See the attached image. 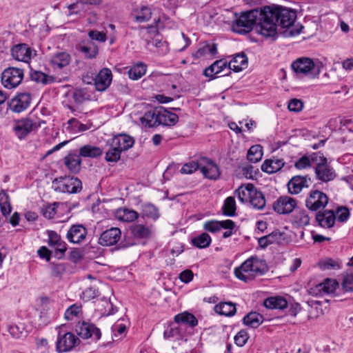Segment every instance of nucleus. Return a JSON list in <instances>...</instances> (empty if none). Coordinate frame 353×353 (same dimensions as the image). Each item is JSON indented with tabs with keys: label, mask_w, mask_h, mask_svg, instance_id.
Segmentation results:
<instances>
[{
	"label": "nucleus",
	"mask_w": 353,
	"mask_h": 353,
	"mask_svg": "<svg viewBox=\"0 0 353 353\" xmlns=\"http://www.w3.org/2000/svg\"><path fill=\"white\" fill-rule=\"evenodd\" d=\"M40 126L39 122L33 121L30 118H23L14 121L13 131L19 139H23Z\"/></svg>",
	"instance_id": "1a4fd4ad"
},
{
	"label": "nucleus",
	"mask_w": 353,
	"mask_h": 353,
	"mask_svg": "<svg viewBox=\"0 0 353 353\" xmlns=\"http://www.w3.org/2000/svg\"><path fill=\"white\" fill-rule=\"evenodd\" d=\"M98 295V290L94 287H88L82 292L81 298L88 301Z\"/></svg>",
	"instance_id": "680f3d73"
},
{
	"label": "nucleus",
	"mask_w": 353,
	"mask_h": 353,
	"mask_svg": "<svg viewBox=\"0 0 353 353\" xmlns=\"http://www.w3.org/2000/svg\"><path fill=\"white\" fill-rule=\"evenodd\" d=\"M267 270L265 261L257 256H251L234 269V274L239 280L247 283L256 276L263 275Z\"/></svg>",
	"instance_id": "7ed1b4c3"
},
{
	"label": "nucleus",
	"mask_w": 353,
	"mask_h": 353,
	"mask_svg": "<svg viewBox=\"0 0 353 353\" xmlns=\"http://www.w3.org/2000/svg\"><path fill=\"white\" fill-rule=\"evenodd\" d=\"M322 288H323L324 294H334L336 292L337 287L339 286L338 283L335 280L327 279L324 282L321 283Z\"/></svg>",
	"instance_id": "5fc2aeb1"
},
{
	"label": "nucleus",
	"mask_w": 353,
	"mask_h": 353,
	"mask_svg": "<svg viewBox=\"0 0 353 353\" xmlns=\"http://www.w3.org/2000/svg\"><path fill=\"white\" fill-rule=\"evenodd\" d=\"M112 74L109 68H104L94 76V85L97 90L105 91L111 84Z\"/></svg>",
	"instance_id": "f3484780"
},
{
	"label": "nucleus",
	"mask_w": 353,
	"mask_h": 353,
	"mask_svg": "<svg viewBox=\"0 0 353 353\" xmlns=\"http://www.w3.org/2000/svg\"><path fill=\"white\" fill-rule=\"evenodd\" d=\"M228 65L230 70L240 72L247 68L248 58L244 53L237 54L229 63L228 62Z\"/></svg>",
	"instance_id": "393cba45"
},
{
	"label": "nucleus",
	"mask_w": 353,
	"mask_h": 353,
	"mask_svg": "<svg viewBox=\"0 0 353 353\" xmlns=\"http://www.w3.org/2000/svg\"><path fill=\"white\" fill-rule=\"evenodd\" d=\"M87 230L82 225H73L67 232L68 240L73 243H80L86 237Z\"/></svg>",
	"instance_id": "412c9836"
},
{
	"label": "nucleus",
	"mask_w": 353,
	"mask_h": 353,
	"mask_svg": "<svg viewBox=\"0 0 353 353\" xmlns=\"http://www.w3.org/2000/svg\"><path fill=\"white\" fill-rule=\"evenodd\" d=\"M200 170V159L196 161H192L183 165L181 169L182 174H192L197 170Z\"/></svg>",
	"instance_id": "bf43d9fd"
},
{
	"label": "nucleus",
	"mask_w": 353,
	"mask_h": 353,
	"mask_svg": "<svg viewBox=\"0 0 353 353\" xmlns=\"http://www.w3.org/2000/svg\"><path fill=\"white\" fill-rule=\"evenodd\" d=\"M263 20L261 26L262 36L275 41L278 37V27L285 28L284 37H294L300 34L302 26L295 25L296 14L291 9L277 6H263Z\"/></svg>",
	"instance_id": "f257e3e1"
},
{
	"label": "nucleus",
	"mask_w": 353,
	"mask_h": 353,
	"mask_svg": "<svg viewBox=\"0 0 353 353\" xmlns=\"http://www.w3.org/2000/svg\"><path fill=\"white\" fill-rule=\"evenodd\" d=\"M68 8L69 10L68 16L81 14L84 11V5L81 0H79L76 3L70 4Z\"/></svg>",
	"instance_id": "052dcab7"
},
{
	"label": "nucleus",
	"mask_w": 353,
	"mask_h": 353,
	"mask_svg": "<svg viewBox=\"0 0 353 353\" xmlns=\"http://www.w3.org/2000/svg\"><path fill=\"white\" fill-rule=\"evenodd\" d=\"M263 305L268 309L283 310L288 306V301L282 296H271L265 299Z\"/></svg>",
	"instance_id": "7c9ffc66"
},
{
	"label": "nucleus",
	"mask_w": 353,
	"mask_h": 353,
	"mask_svg": "<svg viewBox=\"0 0 353 353\" xmlns=\"http://www.w3.org/2000/svg\"><path fill=\"white\" fill-rule=\"evenodd\" d=\"M214 311L220 315L232 316L236 312V305L232 302H221L214 306Z\"/></svg>",
	"instance_id": "2f4dec72"
},
{
	"label": "nucleus",
	"mask_w": 353,
	"mask_h": 353,
	"mask_svg": "<svg viewBox=\"0 0 353 353\" xmlns=\"http://www.w3.org/2000/svg\"><path fill=\"white\" fill-rule=\"evenodd\" d=\"M116 218L123 222H132L135 221L139 214L133 210L126 208H119L115 212Z\"/></svg>",
	"instance_id": "c756f323"
},
{
	"label": "nucleus",
	"mask_w": 353,
	"mask_h": 353,
	"mask_svg": "<svg viewBox=\"0 0 353 353\" xmlns=\"http://www.w3.org/2000/svg\"><path fill=\"white\" fill-rule=\"evenodd\" d=\"M0 209L1 214L5 216L9 215L12 211L10 198L4 190L0 191Z\"/></svg>",
	"instance_id": "58836bf2"
},
{
	"label": "nucleus",
	"mask_w": 353,
	"mask_h": 353,
	"mask_svg": "<svg viewBox=\"0 0 353 353\" xmlns=\"http://www.w3.org/2000/svg\"><path fill=\"white\" fill-rule=\"evenodd\" d=\"M121 152L116 148V147H112V144L110 145V148L105 153V160L108 162H117L120 159Z\"/></svg>",
	"instance_id": "6e6d98bb"
},
{
	"label": "nucleus",
	"mask_w": 353,
	"mask_h": 353,
	"mask_svg": "<svg viewBox=\"0 0 353 353\" xmlns=\"http://www.w3.org/2000/svg\"><path fill=\"white\" fill-rule=\"evenodd\" d=\"M70 56L67 52H58L53 55L50 63L54 69H61L70 63Z\"/></svg>",
	"instance_id": "c85d7f7f"
},
{
	"label": "nucleus",
	"mask_w": 353,
	"mask_h": 353,
	"mask_svg": "<svg viewBox=\"0 0 353 353\" xmlns=\"http://www.w3.org/2000/svg\"><path fill=\"white\" fill-rule=\"evenodd\" d=\"M52 187L57 192L77 194L82 190V182L77 177H59L52 181Z\"/></svg>",
	"instance_id": "39448f33"
},
{
	"label": "nucleus",
	"mask_w": 353,
	"mask_h": 353,
	"mask_svg": "<svg viewBox=\"0 0 353 353\" xmlns=\"http://www.w3.org/2000/svg\"><path fill=\"white\" fill-rule=\"evenodd\" d=\"M11 54L14 59L28 63L36 54V52L27 44L20 43L11 49Z\"/></svg>",
	"instance_id": "4468645a"
},
{
	"label": "nucleus",
	"mask_w": 353,
	"mask_h": 353,
	"mask_svg": "<svg viewBox=\"0 0 353 353\" xmlns=\"http://www.w3.org/2000/svg\"><path fill=\"white\" fill-rule=\"evenodd\" d=\"M233 225V221L227 219L224 221L211 220L204 223L203 229L212 234L217 233L223 227H230Z\"/></svg>",
	"instance_id": "b1692460"
},
{
	"label": "nucleus",
	"mask_w": 353,
	"mask_h": 353,
	"mask_svg": "<svg viewBox=\"0 0 353 353\" xmlns=\"http://www.w3.org/2000/svg\"><path fill=\"white\" fill-rule=\"evenodd\" d=\"M31 79L37 83H41L43 85L52 83L54 82V78L48 76L40 71H34L30 74Z\"/></svg>",
	"instance_id": "09e8293b"
},
{
	"label": "nucleus",
	"mask_w": 353,
	"mask_h": 353,
	"mask_svg": "<svg viewBox=\"0 0 353 353\" xmlns=\"http://www.w3.org/2000/svg\"><path fill=\"white\" fill-rule=\"evenodd\" d=\"M80 341L73 333L68 332L62 333L59 332L56 341V351L63 353L71 351L76 347Z\"/></svg>",
	"instance_id": "6e6552de"
},
{
	"label": "nucleus",
	"mask_w": 353,
	"mask_h": 353,
	"mask_svg": "<svg viewBox=\"0 0 353 353\" xmlns=\"http://www.w3.org/2000/svg\"><path fill=\"white\" fill-rule=\"evenodd\" d=\"M291 67L299 77L315 78L321 72L320 62H314L312 59L301 57L294 61Z\"/></svg>",
	"instance_id": "20e7f679"
},
{
	"label": "nucleus",
	"mask_w": 353,
	"mask_h": 353,
	"mask_svg": "<svg viewBox=\"0 0 353 353\" xmlns=\"http://www.w3.org/2000/svg\"><path fill=\"white\" fill-rule=\"evenodd\" d=\"M141 214L143 217L154 221L158 219L160 216L158 208L151 203L143 205Z\"/></svg>",
	"instance_id": "79ce46f5"
},
{
	"label": "nucleus",
	"mask_w": 353,
	"mask_h": 353,
	"mask_svg": "<svg viewBox=\"0 0 353 353\" xmlns=\"http://www.w3.org/2000/svg\"><path fill=\"white\" fill-rule=\"evenodd\" d=\"M296 205L294 199L290 196H281L273 204V208L279 214H288L292 212Z\"/></svg>",
	"instance_id": "a211bd4d"
},
{
	"label": "nucleus",
	"mask_w": 353,
	"mask_h": 353,
	"mask_svg": "<svg viewBox=\"0 0 353 353\" xmlns=\"http://www.w3.org/2000/svg\"><path fill=\"white\" fill-rule=\"evenodd\" d=\"M254 186L251 183L241 185L235 191V194L241 203L248 202L252 195V190H254Z\"/></svg>",
	"instance_id": "c9c22d12"
},
{
	"label": "nucleus",
	"mask_w": 353,
	"mask_h": 353,
	"mask_svg": "<svg viewBox=\"0 0 353 353\" xmlns=\"http://www.w3.org/2000/svg\"><path fill=\"white\" fill-rule=\"evenodd\" d=\"M112 147H116L121 152L132 148L134 143V139L127 134H119L112 138L110 143Z\"/></svg>",
	"instance_id": "4be33fe9"
},
{
	"label": "nucleus",
	"mask_w": 353,
	"mask_h": 353,
	"mask_svg": "<svg viewBox=\"0 0 353 353\" xmlns=\"http://www.w3.org/2000/svg\"><path fill=\"white\" fill-rule=\"evenodd\" d=\"M146 72V65L142 63H137L128 71V77L132 80H138L141 78Z\"/></svg>",
	"instance_id": "c03bdc74"
},
{
	"label": "nucleus",
	"mask_w": 353,
	"mask_h": 353,
	"mask_svg": "<svg viewBox=\"0 0 353 353\" xmlns=\"http://www.w3.org/2000/svg\"><path fill=\"white\" fill-rule=\"evenodd\" d=\"M211 241L210 236L203 232L192 239V242L194 246L199 248H205L210 245Z\"/></svg>",
	"instance_id": "de8ad7c7"
},
{
	"label": "nucleus",
	"mask_w": 353,
	"mask_h": 353,
	"mask_svg": "<svg viewBox=\"0 0 353 353\" xmlns=\"http://www.w3.org/2000/svg\"><path fill=\"white\" fill-rule=\"evenodd\" d=\"M69 127L74 132H84L88 130V127L83 123H79L75 119H71L68 122Z\"/></svg>",
	"instance_id": "0e129e2a"
},
{
	"label": "nucleus",
	"mask_w": 353,
	"mask_h": 353,
	"mask_svg": "<svg viewBox=\"0 0 353 353\" xmlns=\"http://www.w3.org/2000/svg\"><path fill=\"white\" fill-rule=\"evenodd\" d=\"M276 240V235L270 234L259 239L258 243L260 247L266 248L270 244L274 243Z\"/></svg>",
	"instance_id": "e2e57ef3"
},
{
	"label": "nucleus",
	"mask_w": 353,
	"mask_h": 353,
	"mask_svg": "<svg viewBox=\"0 0 353 353\" xmlns=\"http://www.w3.org/2000/svg\"><path fill=\"white\" fill-rule=\"evenodd\" d=\"M159 125H174L179 120V117L164 108H159Z\"/></svg>",
	"instance_id": "a878e982"
},
{
	"label": "nucleus",
	"mask_w": 353,
	"mask_h": 353,
	"mask_svg": "<svg viewBox=\"0 0 353 353\" xmlns=\"http://www.w3.org/2000/svg\"><path fill=\"white\" fill-rule=\"evenodd\" d=\"M310 217L304 210H296L292 217V221L299 227H303L310 223Z\"/></svg>",
	"instance_id": "e433bc0d"
},
{
	"label": "nucleus",
	"mask_w": 353,
	"mask_h": 353,
	"mask_svg": "<svg viewBox=\"0 0 353 353\" xmlns=\"http://www.w3.org/2000/svg\"><path fill=\"white\" fill-rule=\"evenodd\" d=\"M223 212L225 215L228 216H232L235 214L236 203L233 197L229 196L225 200Z\"/></svg>",
	"instance_id": "8fccbe9b"
},
{
	"label": "nucleus",
	"mask_w": 353,
	"mask_h": 353,
	"mask_svg": "<svg viewBox=\"0 0 353 353\" xmlns=\"http://www.w3.org/2000/svg\"><path fill=\"white\" fill-rule=\"evenodd\" d=\"M168 19H169L165 14H163L158 19V20H155L154 26H148L145 28L141 27V32L143 39L145 40V38L152 39L157 36L159 34V30L163 29L165 27L163 24L164 22Z\"/></svg>",
	"instance_id": "aec40b11"
},
{
	"label": "nucleus",
	"mask_w": 353,
	"mask_h": 353,
	"mask_svg": "<svg viewBox=\"0 0 353 353\" xmlns=\"http://www.w3.org/2000/svg\"><path fill=\"white\" fill-rule=\"evenodd\" d=\"M82 312L81 305L74 304L70 306L65 312L64 316L68 321H72Z\"/></svg>",
	"instance_id": "864d4df0"
},
{
	"label": "nucleus",
	"mask_w": 353,
	"mask_h": 353,
	"mask_svg": "<svg viewBox=\"0 0 353 353\" xmlns=\"http://www.w3.org/2000/svg\"><path fill=\"white\" fill-rule=\"evenodd\" d=\"M316 220L321 227L330 228L334 224L336 216L332 210H325L316 214Z\"/></svg>",
	"instance_id": "5701e85b"
},
{
	"label": "nucleus",
	"mask_w": 353,
	"mask_h": 353,
	"mask_svg": "<svg viewBox=\"0 0 353 353\" xmlns=\"http://www.w3.org/2000/svg\"><path fill=\"white\" fill-rule=\"evenodd\" d=\"M75 332L83 339H91L97 341L101 339V332L94 323L88 321H79L75 325Z\"/></svg>",
	"instance_id": "0eeeda50"
},
{
	"label": "nucleus",
	"mask_w": 353,
	"mask_h": 353,
	"mask_svg": "<svg viewBox=\"0 0 353 353\" xmlns=\"http://www.w3.org/2000/svg\"><path fill=\"white\" fill-rule=\"evenodd\" d=\"M8 330L10 335L15 339L24 338L28 335L26 325L23 323L10 324L8 327Z\"/></svg>",
	"instance_id": "f704fd0d"
},
{
	"label": "nucleus",
	"mask_w": 353,
	"mask_h": 353,
	"mask_svg": "<svg viewBox=\"0 0 353 353\" xmlns=\"http://www.w3.org/2000/svg\"><path fill=\"white\" fill-rule=\"evenodd\" d=\"M80 157L76 154H70L65 157V165L70 172L77 173L80 170L81 163Z\"/></svg>",
	"instance_id": "72a5a7b5"
},
{
	"label": "nucleus",
	"mask_w": 353,
	"mask_h": 353,
	"mask_svg": "<svg viewBox=\"0 0 353 353\" xmlns=\"http://www.w3.org/2000/svg\"><path fill=\"white\" fill-rule=\"evenodd\" d=\"M262 157V147L260 145H252L248 152V159L252 163H256L259 161Z\"/></svg>",
	"instance_id": "49530a36"
},
{
	"label": "nucleus",
	"mask_w": 353,
	"mask_h": 353,
	"mask_svg": "<svg viewBox=\"0 0 353 353\" xmlns=\"http://www.w3.org/2000/svg\"><path fill=\"white\" fill-rule=\"evenodd\" d=\"M328 197L324 192L318 190L310 191L305 199V206L311 211H317L325 208L328 203Z\"/></svg>",
	"instance_id": "9d476101"
},
{
	"label": "nucleus",
	"mask_w": 353,
	"mask_h": 353,
	"mask_svg": "<svg viewBox=\"0 0 353 353\" xmlns=\"http://www.w3.org/2000/svg\"><path fill=\"white\" fill-rule=\"evenodd\" d=\"M30 102L31 96L29 93H20L11 99L9 107L12 111L20 113L29 107Z\"/></svg>",
	"instance_id": "2eb2a0df"
},
{
	"label": "nucleus",
	"mask_w": 353,
	"mask_h": 353,
	"mask_svg": "<svg viewBox=\"0 0 353 353\" xmlns=\"http://www.w3.org/2000/svg\"><path fill=\"white\" fill-rule=\"evenodd\" d=\"M121 232L118 228H111L104 231L99 239V243L103 246L116 244L121 239Z\"/></svg>",
	"instance_id": "6ab92c4d"
},
{
	"label": "nucleus",
	"mask_w": 353,
	"mask_h": 353,
	"mask_svg": "<svg viewBox=\"0 0 353 353\" xmlns=\"http://www.w3.org/2000/svg\"><path fill=\"white\" fill-rule=\"evenodd\" d=\"M248 339V335L247 332L245 330L239 331L234 336V342L239 347L243 346L246 343Z\"/></svg>",
	"instance_id": "774afa93"
},
{
	"label": "nucleus",
	"mask_w": 353,
	"mask_h": 353,
	"mask_svg": "<svg viewBox=\"0 0 353 353\" xmlns=\"http://www.w3.org/2000/svg\"><path fill=\"white\" fill-rule=\"evenodd\" d=\"M263 321V316L257 312H250L243 319V322L245 325L252 328L258 327Z\"/></svg>",
	"instance_id": "ea45409f"
},
{
	"label": "nucleus",
	"mask_w": 353,
	"mask_h": 353,
	"mask_svg": "<svg viewBox=\"0 0 353 353\" xmlns=\"http://www.w3.org/2000/svg\"><path fill=\"white\" fill-rule=\"evenodd\" d=\"M336 219L340 222H345L349 216L350 212L346 207H340L337 209Z\"/></svg>",
	"instance_id": "338daca9"
},
{
	"label": "nucleus",
	"mask_w": 353,
	"mask_h": 353,
	"mask_svg": "<svg viewBox=\"0 0 353 353\" xmlns=\"http://www.w3.org/2000/svg\"><path fill=\"white\" fill-rule=\"evenodd\" d=\"M135 20L137 22L143 23L148 21L152 17V11L148 6H141L135 10Z\"/></svg>",
	"instance_id": "a18cd8bd"
},
{
	"label": "nucleus",
	"mask_w": 353,
	"mask_h": 353,
	"mask_svg": "<svg viewBox=\"0 0 353 353\" xmlns=\"http://www.w3.org/2000/svg\"><path fill=\"white\" fill-rule=\"evenodd\" d=\"M310 183H311V178L308 176H294L288 183V191L291 194H297L304 188H308Z\"/></svg>",
	"instance_id": "dca6fc26"
},
{
	"label": "nucleus",
	"mask_w": 353,
	"mask_h": 353,
	"mask_svg": "<svg viewBox=\"0 0 353 353\" xmlns=\"http://www.w3.org/2000/svg\"><path fill=\"white\" fill-rule=\"evenodd\" d=\"M284 161L282 159H270L265 160L262 165L261 170L268 174H272L279 171L284 166Z\"/></svg>",
	"instance_id": "bb28decb"
},
{
	"label": "nucleus",
	"mask_w": 353,
	"mask_h": 353,
	"mask_svg": "<svg viewBox=\"0 0 353 353\" xmlns=\"http://www.w3.org/2000/svg\"><path fill=\"white\" fill-rule=\"evenodd\" d=\"M102 150L97 146L85 145L79 149V156L83 157L95 158L101 156Z\"/></svg>",
	"instance_id": "4c0bfd02"
},
{
	"label": "nucleus",
	"mask_w": 353,
	"mask_h": 353,
	"mask_svg": "<svg viewBox=\"0 0 353 353\" xmlns=\"http://www.w3.org/2000/svg\"><path fill=\"white\" fill-rule=\"evenodd\" d=\"M314 174L316 180L323 183L333 181L336 177L334 169L327 162L315 165Z\"/></svg>",
	"instance_id": "f8f14e48"
},
{
	"label": "nucleus",
	"mask_w": 353,
	"mask_h": 353,
	"mask_svg": "<svg viewBox=\"0 0 353 353\" xmlns=\"http://www.w3.org/2000/svg\"><path fill=\"white\" fill-rule=\"evenodd\" d=\"M230 70L228 61L219 59L206 68L203 71V74L207 77L214 78L216 74H220L221 77L228 75Z\"/></svg>",
	"instance_id": "ddd939ff"
},
{
	"label": "nucleus",
	"mask_w": 353,
	"mask_h": 353,
	"mask_svg": "<svg viewBox=\"0 0 353 353\" xmlns=\"http://www.w3.org/2000/svg\"><path fill=\"white\" fill-rule=\"evenodd\" d=\"M200 170L203 176L209 179L216 180L221 174L218 165L206 157L200 159Z\"/></svg>",
	"instance_id": "9b49d317"
},
{
	"label": "nucleus",
	"mask_w": 353,
	"mask_h": 353,
	"mask_svg": "<svg viewBox=\"0 0 353 353\" xmlns=\"http://www.w3.org/2000/svg\"><path fill=\"white\" fill-rule=\"evenodd\" d=\"M57 203H48L44 204L41 208V212L42 215L48 219H51L54 218L55 214H56V208L57 206Z\"/></svg>",
	"instance_id": "603ef678"
},
{
	"label": "nucleus",
	"mask_w": 353,
	"mask_h": 353,
	"mask_svg": "<svg viewBox=\"0 0 353 353\" xmlns=\"http://www.w3.org/2000/svg\"><path fill=\"white\" fill-rule=\"evenodd\" d=\"M163 337L165 339L179 340L182 338L181 328L179 326L168 327L163 332Z\"/></svg>",
	"instance_id": "3c124183"
},
{
	"label": "nucleus",
	"mask_w": 353,
	"mask_h": 353,
	"mask_svg": "<svg viewBox=\"0 0 353 353\" xmlns=\"http://www.w3.org/2000/svg\"><path fill=\"white\" fill-rule=\"evenodd\" d=\"M217 54V45L216 43H206L199 48L196 52L195 57L201 58L207 55L215 56Z\"/></svg>",
	"instance_id": "a19ab883"
},
{
	"label": "nucleus",
	"mask_w": 353,
	"mask_h": 353,
	"mask_svg": "<svg viewBox=\"0 0 353 353\" xmlns=\"http://www.w3.org/2000/svg\"><path fill=\"white\" fill-rule=\"evenodd\" d=\"M310 159V163H314L316 165H318L319 163V164H321V163H326L327 162V159L326 157H325L323 156V154L321 153V152H314V153H312L310 157H309Z\"/></svg>",
	"instance_id": "69168bd1"
},
{
	"label": "nucleus",
	"mask_w": 353,
	"mask_h": 353,
	"mask_svg": "<svg viewBox=\"0 0 353 353\" xmlns=\"http://www.w3.org/2000/svg\"><path fill=\"white\" fill-rule=\"evenodd\" d=\"M80 50L82 53L84 54L86 58L89 59L95 57L98 53V48L93 43L81 46Z\"/></svg>",
	"instance_id": "13d9d810"
},
{
	"label": "nucleus",
	"mask_w": 353,
	"mask_h": 353,
	"mask_svg": "<svg viewBox=\"0 0 353 353\" xmlns=\"http://www.w3.org/2000/svg\"><path fill=\"white\" fill-rule=\"evenodd\" d=\"M174 321L178 323H185L191 327H194L198 324L196 318L193 314L188 312H182L174 316Z\"/></svg>",
	"instance_id": "37998d69"
},
{
	"label": "nucleus",
	"mask_w": 353,
	"mask_h": 353,
	"mask_svg": "<svg viewBox=\"0 0 353 353\" xmlns=\"http://www.w3.org/2000/svg\"><path fill=\"white\" fill-rule=\"evenodd\" d=\"M132 232L134 236L138 238H146L150 234V229L141 224L134 225L132 229Z\"/></svg>",
	"instance_id": "4d7b16f0"
},
{
	"label": "nucleus",
	"mask_w": 353,
	"mask_h": 353,
	"mask_svg": "<svg viewBox=\"0 0 353 353\" xmlns=\"http://www.w3.org/2000/svg\"><path fill=\"white\" fill-rule=\"evenodd\" d=\"M23 78V70L10 67L5 69L1 74L2 85L8 89H12L17 87Z\"/></svg>",
	"instance_id": "423d86ee"
},
{
	"label": "nucleus",
	"mask_w": 353,
	"mask_h": 353,
	"mask_svg": "<svg viewBox=\"0 0 353 353\" xmlns=\"http://www.w3.org/2000/svg\"><path fill=\"white\" fill-rule=\"evenodd\" d=\"M263 6L248 11L235 13L232 24V30L238 34H245L250 32L255 26L258 34L262 36L261 26L263 20Z\"/></svg>",
	"instance_id": "f03ea898"
},
{
	"label": "nucleus",
	"mask_w": 353,
	"mask_h": 353,
	"mask_svg": "<svg viewBox=\"0 0 353 353\" xmlns=\"http://www.w3.org/2000/svg\"><path fill=\"white\" fill-rule=\"evenodd\" d=\"M248 202L256 210H262L265 206V199L263 194L256 188L252 190V193Z\"/></svg>",
	"instance_id": "473e14b6"
},
{
	"label": "nucleus",
	"mask_w": 353,
	"mask_h": 353,
	"mask_svg": "<svg viewBox=\"0 0 353 353\" xmlns=\"http://www.w3.org/2000/svg\"><path fill=\"white\" fill-rule=\"evenodd\" d=\"M159 108L150 110L141 119V123L148 127H154L159 125Z\"/></svg>",
	"instance_id": "cd10ccee"
}]
</instances>
